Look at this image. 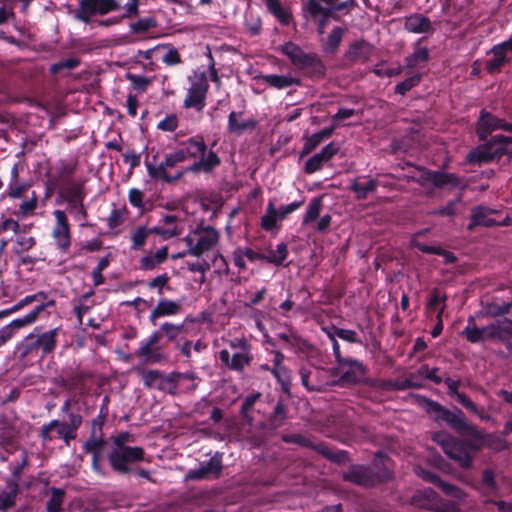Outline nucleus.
<instances>
[{
    "label": "nucleus",
    "mask_w": 512,
    "mask_h": 512,
    "mask_svg": "<svg viewBox=\"0 0 512 512\" xmlns=\"http://www.w3.org/2000/svg\"><path fill=\"white\" fill-rule=\"evenodd\" d=\"M53 215L56 220V224L52 231V236L57 243V246L66 251L71 244L70 227L67 216L62 210H55Z\"/></svg>",
    "instance_id": "4468645a"
},
{
    "label": "nucleus",
    "mask_w": 512,
    "mask_h": 512,
    "mask_svg": "<svg viewBox=\"0 0 512 512\" xmlns=\"http://www.w3.org/2000/svg\"><path fill=\"white\" fill-rule=\"evenodd\" d=\"M45 308L44 304L38 305L34 310L26 314L21 318L14 319L7 326L14 332V329H19L25 326H28L36 321L40 312H42Z\"/></svg>",
    "instance_id": "c03bdc74"
},
{
    "label": "nucleus",
    "mask_w": 512,
    "mask_h": 512,
    "mask_svg": "<svg viewBox=\"0 0 512 512\" xmlns=\"http://www.w3.org/2000/svg\"><path fill=\"white\" fill-rule=\"evenodd\" d=\"M160 336L157 332L150 335L148 340L143 341L136 351V355L147 363H159L164 359L158 342Z\"/></svg>",
    "instance_id": "2eb2a0df"
},
{
    "label": "nucleus",
    "mask_w": 512,
    "mask_h": 512,
    "mask_svg": "<svg viewBox=\"0 0 512 512\" xmlns=\"http://www.w3.org/2000/svg\"><path fill=\"white\" fill-rule=\"evenodd\" d=\"M372 46L366 41H357L352 43L346 51V58L353 63H365L372 54Z\"/></svg>",
    "instance_id": "b1692460"
},
{
    "label": "nucleus",
    "mask_w": 512,
    "mask_h": 512,
    "mask_svg": "<svg viewBox=\"0 0 512 512\" xmlns=\"http://www.w3.org/2000/svg\"><path fill=\"white\" fill-rule=\"evenodd\" d=\"M36 244L34 237H26L24 235H18L15 244L13 245V253L17 256H21L25 252L29 251Z\"/></svg>",
    "instance_id": "052dcab7"
},
{
    "label": "nucleus",
    "mask_w": 512,
    "mask_h": 512,
    "mask_svg": "<svg viewBox=\"0 0 512 512\" xmlns=\"http://www.w3.org/2000/svg\"><path fill=\"white\" fill-rule=\"evenodd\" d=\"M507 122L503 119L493 116L492 114L481 111L480 118L477 125V134L480 140H485L488 135L494 130H504Z\"/></svg>",
    "instance_id": "6ab92c4d"
},
{
    "label": "nucleus",
    "mask_w": 512,
    "mask_h": 512,
    "mask_svg": "<svg viewBox=\"0 0 512 512\" xmlns=\"http://www.w3.org/2000/svg\"><path fill=\"white\" fill-rule=\"evenodd\" d=\"M184 154L182 151H179L178 149L175 150L172 153H168L165 156L164 161H162L158 165H152L150 163H147V171L150 177L152 178H159L164 180L165 182L172 183L174 181H177L181 179L187 169L179 171L176 175L170 176L167 172L169 168L175 167L177 164L184 162Z\"/></svg>",
    "instance_id": "1a4fd4ad"
},
{
    "label": "nucleus",
    "mask_w": 512,
    "mask_h": 512,
    "mask_svg": "<svg viewBox=\"0 0 512 512\" xmlns=\"http://www.w3.org/2000/svg\"><path fill=\"white\" fill-rule=\"evenodd\" d=\"M417 474L424 480L437 485L448 496L460 501L466 497V493L461 488L441 480L436 474L424 470L417 471Z\"/></svg>",
    "instance_id": "412c9836"
},
{
    "label": "nucleus",
    "mask_w": 512,
    "mask_h": 512,
    "mask_svg": "<svg viewBox=\"0 0 512 512\" xmlns=\"http://www.w3.org/2000/svg\"><path fill=\"white\" fill-rule=\"evenodd\" d=\"M154 234L159 235L163 240L176 237L181 234L175 215L164 216L156 226L152 227Z\"/></svg>",
    "instance_id": "4be33fe9"
},
{
    "label": "nucleus",
    "mask_w": 512,
    "mask_h": 512,
    "mask_svg": "<svg viewBox=\"0 0 512 512\" xmlns=\"http://www.w3.org/2000/svg\"><path fill=\"white\" fill-rule=\"evenodd\" d=\"M256 123L254 120H242L241 113L232 111L228 118V128L231 132L241 133L248 129H253Z\"/></svg>",
    "instance_id": "ea45409f"
},
{
    "label": "nucleus",
    "mask_w": 512,
    "mask_h": 512,
    "mask_svg": "<svg viewBox=\"0 0 512 512\" xmlns=\"http://www.w3.org/2000/svg\"><path fill=\"white\" fill-rule=\"evenodd\" d=\"M106 441L102 437V434L91 435L90 438L85 442L83 449L86 453L94 456H102Z\"/></svg>",
    "instance_id": "49530a36"
},
{
    "label": "nucleus",
    "mask_w": 512,
    "mask_h": 512,
    "mask_svg": "<svg viewBox=\"0 0 512 512\" xmlns=\"http://www.w3.org/2000/svg\"><path fill=\"white\" fill-rule=\"evenodd\" d=\"M86 182L87 180L85 178H78L64 183L61 193L65 201L85 199L87 194L85 191Z\"/></svg>",
    "instance_id": "c85d7f7f"
},
{
    "label": "nucleus",
    "mask_w": 512,
    "mask_h": 512,
    "mask_svg": "<svg viewBox=\"0 0 512 512\" xmlns=\"http://www.w3.org/2000/svg\"><path fill=\"white\" fill-rule=\"evenodd\" d=\"M462 335L471 343L489 341L491 340L490 325L480 328L476 325L474 317L470 316Z\"/></svg>",
    "instance_id": "5701e85b"
},
{
    "label": "nucleus",
    "mask_w": 512,
    "mask_h": 512,
    "mask_svg": "<svg viewBox=\"0 0 512 512\" xmlns=\"http://www.w3.org/2000/svg\"><path fill=\"white\" fill-rule=\"evenodd\" d=\"M337 152L338 147L335 143L331 142L327 144L319 153L307 160L304 171L308 174L315 173L320 170L335 154H337Z\"/></svg>",
    "instance_id": "a211bd4d"
},
{
    "label": "nucleus",
    "mask_w": 512,
    "mask_h": 512,
    "mask_svg": "<svg viewBox=\"0 0 512 512\" xmlns=\"http://www.w3.org/2000/svg\"><path fill=\"white\" fill-rule=\"evenodd\" d=\"M64 491L62 489L53 488L52 495L47 503L48 512H60L64 501Z\"/></svg>",
    "instance_id": "0e129e2a"
},
{
    "label": "nucleus",
    "mask_w": 512,
    "mask_h": 512,
    "mask_svg": "<svg viewBox=\"0 0 512 512\" xmlns=\"http://www.w3.org/2000/svg\"><path fill=\"white\" fill-rule=\"evenodd\" d=\"M221 470V458L213 456L208 461L201 463L198 467L189 470L187 478L191 480H202L210 477H218Z\"/></svg>",
    "instance_id": "f3484780"
},
{
    "label": "nucleus",
    "mask_w": 512,
    "mask_h": 512,
    "mask_svg": "<svg viewBox=\"0 0 512 512\" xmlns=\"http://www.w3.org/2000/svg\"><path fill=\"white\" fill-rule=\"evenodd\" d=\"M184 154V160L191 158L195 159L205 154L207 146L202 137H191L183 142L182 147L178 149Z\"/></svg>",
    "instance_id": "7c9ffc66"
},
{
    "label": "nucleus",
    "mask_w": 512,
    "mask_h": 512,
    "mask_svg": "<svg viewBox=\"0 0 512 512\" xmlns=\"http://www.w3.org/2000/svg\"><path fill=\"white\" fill-rule=\"evenodd\" d=\"M496 211L485 206H477L472 209V218L474 224H481V226L492 227L496 226L497 221L489 217L490 214Z\"/></svg>",
    "instance_id": "79ce46f5"
},
{
    "label": "nucleus",
    "mask_w": 512,
    "mask_h": 512,
    "mask_svg": "<svg viewBox=\"0 0 512 512\" xmlns=\"http://www.w3.org/2000/svg\"><path fill=\"white\" fill-rule=\"evenodd\" d=\"M277 220H280L278 211L276 210L274 203L270 201L267 205L265 214L261 218V227L267 231L272 230L275 228Z\"/></svg>",
    "instance_id": "5fc2aeb1"
},
{
    "label": "nucleus",
    "mask_w": 512,
    "mask_h": 512,
    "mask_svg": "<svg viewBox=\"0 0 512 512\" xmlns=\"http://www.w3.org/2000/svg\"><path fill=\"white\" fill-rule=\"evenodd\" d=\"M145 452L144 449L138 446L135 447H124L120 449H113L109 456V462L111 467L120 473L129 472V464L137 463L144 460Z\"/></svg>",
    "instance_id": "9d476101"
},
{
    "label": "nucleus",
    "mask_w": 512,
    "mask_h": 512,
    "mask_svg": "<svg viewBox=\"0 0 512 512\" xmlns=\"http://www.w3.org/2000/svg\"><path fill=\"white\" fill-rule=\"evenodd\" d=\"M425 403L426 411L433 414L436 420L446 422L460 434L478 436V430L475 426L468 423L461 410L451 411L432 400H426Z\"/></svg>",
    "instance_id": "39448f33"
},
{
    "label": "nucleus",
    "mask_w": 512,
    "mask_h": 512,
    "mask_svg": "<svg viewBox=\"0 0 512 512\" xmlns=\"http://www.w3.org/2000/svg\"><path fill=\"white\" fill-rule=\"evenodd\" d=\"M436 492L432 488H424L418 490L412 497V504L417 507L431 510L437 498Z\"/></svg>",
    "instance_id": "c9c22d12"
},
{
    "label": "nucleus",
    "mask_w": 512,
    "mask_h": 512,
    "mask_svg": "<svg viewBox=\"0 0 512 512\" xmlns=\"http://www.w3.org/2000/svg\"><path fill=\"white\" fill-rule=\"evenodd\" d=\"M490 338L502 341L508 348H512V320L505 319L490 324Z\"/></svg>",
    "instance_id": "a878e982"
},
{
    "label": "nucleus",
    "mask_w": 512,
    "mask_h": 512,
    "mask_svg": "<svg viewBox=\"0 0 512 512\" xmlns=\"http://www.w3.org/2000/svg\"><path fill=\"white\" fill-rule=\"evenodd\" d=\"M168 257L167 246L161 247L155 253H148L140 259L139 265L142 270L149 271L162 264Z\"/></svg>",
    "instance_id": "2f4dec72"
},
{
    "label": "nucleus",
    "mask_w": 512,
    "mask_h": 512,
    "mask_svg": "<svg viewBox=\"0 0 512 512\" xmlns=\"http://www.w3.org/2000/svg\"><path fill=\"white\" fill-rule=\"evenodd\" d=\"M44 299H45V294L43 292L33 294V295H28V296L24 297L23 299H21L19 302H17L12 307L1 310L0 318L6 317L14 312H17V311L21 310L22 308H24L25 306L30 305L33 302L42 301Z\"/></svg>",
    "instance_id": "a18cd8bd"
},
{
    "label": "nucleus",
    "mask_w": 512,
    "mask_h": 512,
    "mask_svg": "<svg viewBox=\"0 0 512 512\" xmlns=\"http://www.w3.org/2000/svg\"><path fill=\"white\" fill-rule=\"evenodd\" d=\"M444 382L448 388V395L451 397H455L457 401L465 407L470 412L482 417L479 409L477 406L469 399L468 396H466L463 393H460L458 391V388L460 386V380H454L450 377H447L444 379Z\"/></svg>",
    "instance_id": "393cba45"
},
{
    "label": "nucleus",
    "mask_w": 512,
    "mask_h": 512,
    "mask_svg": "<svg viewBox=\"0 0 512 512\" xmlns=\"http://www.w3.org/2000/svg\"><path fill=\"white\" fill-rule=\"evenodd\" d=\"M489 58L485 63V69L488 73L494 74L501 71L502 67L512 60V36L494 45L488 52Z\"/></svg>",
    "instance_id": "9b49d317"
},
{
    "label": "nucleus",
    "mask_w": 512,
    "mask_h": 512,
    "mask_svg": "<svg viewBox=\"0 0 512 512\" xmlns=\"http://www.w3.org/2000/svg\"><path fill=\"white\" fill-rule=\"evenodd\" d=\"M176 372H172L170 374H163L161 379L160 391H164L170 394L176 393L178 389L177 378H179Z\"/></svg>",
    "instance_id": "338daca9"
},
{
    "label": "nucleus",
    "mask_w": 512,
    "mask_h": 512,
    "mask_svg": "<svg viewBox=\"0 0 512 512\" xmlns=\"http://www.w3.org/2000/svg\"><path fill=\"white\" fill-rule=\"evenodd\" d=\"M339 369L342 371L341 381L349 384L360 383L367 373V367L353 358L345 360Z\"/></svg>",
    "instance_id": "dca6fc26"
},
{
    "label": "nucleus",
    "mask_w": 512,
    "mask_h": 512,
    "mask_svg": "<svg viewBox=\"0 0 512 512\" xmlns=\"http://www.w3.org/2000/svg\"><path fill=\"white\" fill-rule=\"evenodd\" d=\"M220 233L212 226H198L184 237L187 251L178 254L182 257L186 254L200 257L211 251L219 242Z\"/></svg>",
    "instance_id": "20e7f679"
},
{
    "label": "nucleus",
    "mask_w": 512,
    "mask_h": 512,
    "mask_svg": "<svg viewBox=\"0 0 512 512\" xmlns=\"http://www.w3.org/2000/svg\"><path fill=\"white\" fill-rule=\"evenodd\" d=\"M378 184V181L375 179H368L365 182L360 181V179H355L350 189L355 193L357 199L363 200L366 199L370 193L376 191Z\"/></svg>",
    "instance_id": "e433bc0d"
},
{
    "label": "nucleus",
    "mask_w": 512,
    "mask_h": 512,
    "mask_svg": "<svg viewBox=\"0 0 512 512\" xmlns=\"http://www.w3.org/2000/svg\"><path fill=\"white\" fill-rule=\"evenodd\" d=\"M121 7V3L118 0H79L74 17L87 24L90 23L93 16L118 11Z\"/></svg>",
    "instance_id": "0eeeda50"
},
{
    "label": "nucleus",
    "mask_w": 512,
    "mask_h": 512,
    "mask_svg": "<svg viewBox=\"0 0 512 512\" xmlns=\"http://www.w3.org/2000/svg\"><path fill=\"white\" fill-rule=\"evenodd\" d=\"M50 426H53V429L57 430L58 436L64 440L67 446L70 444V440L76 437V433L71 430V428L65 422L52 420L50 421Z\"/></svg>",
    "instance_id": "bf43d9fd"
},
{
    "label": "nucleus",
    "mask_w": 512,
    "mask_h": 512,
    "mask_svg": "<svg viewBox=\"0 0 512 512\" xmlns=\"http://www.w3.org/2000/svg\"><path fill=\"white\" fill-rule=\"evenodd\" d=\"M209 85L207 82L206 74L201 73L192 81L188 88L187 95L184 99L183 106L185 108H194L201 112L206 105V94Z\"/></svg>",
    "instance_id": "ddd939ff"
},
{
    "label": "nucleus",
    "mask_w": 512,
    "mask_h": 512,
    "mask_svg": "<svg viewBox=\"0 0 512 512\" xmlns=\"http://www.w3.org/2000/svg\"><path fill=\"white\" fill-rule=\"evenodd\" d=\"M268 11L283 25L291 22L292 14L283 7L280 0H265Z\"/></svg>",
    "instance_id": "4c0bfd02"
},
{
    "label": "nucleus",
    "mask_w": 512,
    "mask_h": 512,
    "mask_svg": "<svg viewBox=\"0 0 512 512\" xmlns=\"http://www.w3.org/2000/svg\"><path fill=\"white\" fill-rule=\"evenodd\" d=\"M280 50L299 69H311L315 72H322L324 69L321 60L316 54L305 53L300 46L293 42L285 43Z\"/></svg>",
    "instance_id": "6e6552de"
},
{
    "label": "nucleus",
    "mask_w": 512,
    "mask_h": 512,
    "mask_svg": "<svg viewBox=\"0 0 512 512\" xmlns=\"http://www.w3.org/2000/svg\"><path fill=\"white\" fill-rule=\"evenodd\" d=\"M512 308V302H488L484 306V312L491 317H497L509 313Z\"/></svg>",
    "instance_id": "864d4df0"
},
{
    "label": "nucleus",
    "mask_w": 512,
    "mask_h": 512,
    "mask_svg": "<svg viewBox=\"0 0 512 512\" xmlns=\"http://www.w3.org/2000/svg\"><path fill=\"white\" fill-rule=\"evenodd\" d=\"M335 127L325 128L319 132L312 134L308 137L304 143L302 155L311 153L318 145H320L325 139L329 138Z\"/></svg>",
    "instance_id": "58836bf2"
},
{
    "label": "nucleus",
    "mask_w": 512,
    "mask_h": 512,
    "mask_svg": "<svg viewBox=\"0 0 512 512\" xmlns=\"http://www.w3.org/2000/svg\"><path fill=\"white\" fill-rule=\"evenodd\" d=\"M431 510L435 512H460V508L456 502L448 501L437 496L435 503L431 506Z\"/></svg>",
    "instance_id": "774afa93"
},
{
    "label": "nucleus",
    "mask_w": 512,
    "mask_h": 512,
    "mask_svg": "<svg viewBox=\"0 0 512 512\" xmlns=\"http://www.w3.org/2000/svg\"><path fill=\"white\" fill-rule=\"evenodd\" d=\"M356 0H308L306 9L311 17H331L335 11L350 10Z\"/></svg>",
    "instance_id": "f8f14e48"
},
{
    "label": "nucleus",
    "mask_w": 512,
    "mask_h": 512,
    "mask_svg": "<svg viewBox=\"0 0 512 512\" xmlns=\"http://www.w3.org/2000/svg\"><path fill=\"white\" fill-rule=\"evenodd\" d=\"M284 355L280 351L274 353L273 368L271 373L281 385L282 390L286 394H290L292 384V376L290 370L283 365Z\"/></svg>",
    "instance_id": "aec40b11"
},
{
    "label": "nucleus",
    "mask_w": 512,
    "mask_h": 512,
    "mask_svg": "<svg viewBox=\"0 0 512 512\" xmlns=\"http://www.w3.org/2000/svg\"><path fill=\"white\" fill-rule=\"evenodd\" d=\"M434 440L442 447L444 453L456 461L461 468L470 469L473 458L465 448V442L455 439L447 434L438 433Z\"/></svg>",
    "instance_id": "423d86ee"
},
{
    "label": "nucleus",
    "mask_w": 512,
    "mask_h": 512,
    "mask_svg": "<svg viewBox=\"0 0 512 512\" xmlns=\"http://www.w3.org/2000/svg\"><path fill=\"white\" fill-rule=\"evenodd\" d=\"M157 21L154 17L140 18L129 25V30L133 34H145L157 27Z\"/></svg>",
    "instance_id": "603ef678"
},
{
    "label": "nucleus",
    "mask_w": 512,
    "mask_h": 512,
    "mask_svg": "<svg viewBox=\"0 0 512 512\" xmlns=\"http://www.w3.org/2000/svg\"><path fill=\"white\" fill-rule=\"evenodd\" d=\"M480 493L488 498L497 497L500 495V487L496 481V472L492 468H486L482 472Z\"/></svg>",
    "instance_id": "bb28decb"
},
{
    "label": "nucleus",
    "mask_w": 512,
    "mask_h": 512,
    "mask_svg": "<svg viewBox=\"0 0 512 512\" xmlns=\"http://www.w3.org/2000/svg\"><path fill=\"white\" fill-rule=\"evenodd\" d=\"M322 202L319 198H313L307 206L306 212L303 216V224H308L311 221L315 220L321 210Z\"/></svg>",
    "instance_id": "69168bd1"
},
{
    "label": "nucleus",
    "mask_w": 512,
    "mask_h": 512,
    "mask_svg": "<svg viewBox=\"0 0 512 512\" xmlns=\"http://www.w3.org/2000/svg\"><path fill=\"white\" fill-rule=\"evenodd\" d=\"M374 465L378 473L374 474L370 468L353 466L345 475V479L363 486H373L391 478L390 460L382 454H376Z\"/></svg>",
    "instance_id": "7ed1b4c3"
},
{
    "label": "nucleus",
    "mask_w": 512,
    "mask_h": 512,
    "mask_svg": "<svg viewBox=\"0 0 512 512\" xmlns=\"http://www.w3.org/2000/svg\"><path fill=\"white\" fill-rule=\"evenodd\" d=\"M344 32V28L334 27L324 44V50L326 52H335L342 41Z\"/></svg>",
    "instance_id": "4d7b16f0"
},
{
    "label": "nucleus",
    "mask_w": 512,
    "mask_h": 512,
    "mask_svg": "<svg viewBox=\"0 0 512 512\" xmlns=\"http://www.w3.org/2000/svg\"><path fill=\"white\" fill-rule=\"evenodd\" d=\"M154 49L165 50L162 62L168 66L178 65L182 62L178 50L172 44H159Z\"/></svg>",
    "instance_id": "8fccbe9b"
},
{
    "label": "nucleus",
    "mask_w": 512,
    "mask_h": 512,
    "mask_svg": "<svg viewBox=\"0 0 512 512\" xmlns=\"http://www.w3.org/2000/svg\"><path fill=\"white\" fill-rule=\"evenodd\" d=\"M287 412V406L279 400L269 417V425L274 429L282 426L287 418Z\"/></svg>",
    "instance_id": "3c124183"
},
{
    "label": "nucleus",
    "mask_w": 512,
    "mask_h": 512,
    "mask_svg": "<svg viewBox=\"0 0 512 512\" xmlns=\"http://www.w3.org/2000/svg\"><path fill=\"white\" fill-rule=\"evenodd\" d=\"M57 329L46 331L38 336L34 346L43 351L44 354L50 353L56 346Z\"/></svg>",
    "instance_id": "a19ab883"
},
{
    "label": "nucleus",
    "mask_w": 512,
    "mask_h": 512,
    "mask_svg": "<svg viewBox=\"0 0 512 512\" xmlns=\"http://www.w3.org/2000/svg\"><path fill=\"white\" fill-rule=\"evenodd\" d=\"M456 182L457 179L453 174H447L439 171H424L419 180V183L422 185L431 183L436 187L455 185Z\"/></svg>",
    "instance_id": "c756f323"
},
{
    "label": "nucleus",
    "mask_w": 512,
    "mask_h": 512,
    "mask_svg": "<svg viewBox=\"0 0 512 512\" xmlns=\"http://www.w3.org/2000/svg\"><path fill=\"white\" fill-rule=\"evenodd\" d=\"M76 168L77 162L75 161H59L56 166L57 180L63 182V184L69 180H73L72 176L74 175Z\"/></svg>",
    "instance_id": "de8ad7c7"
},
{
    "label": "nucleus",
    "mask_w": 512,
    "mask_h": 512,
    "mask_svg": "<svg viewBox=\"0 0 512 512\" xmlns=\"http://www.w3.org/2000/svg\"><path fill=\"white\" fill-rule=\"evenodd\" d=\"M429 59V52L427 48H416L410 56L407 57V66L409 68H417L421 64H425Z\"/></svg>",
    "instance_id": "13d9d810"
},
{
    "label": "nucleus",
    "mask_w": 512,
    "mask_h": 512,
    "mask_svg": "<svg viewBox=\"0 0 512 512\" xmlns=\"http://www.w3.org/2000/svg\"><path fill=\"white\" fill-rule=\"evenodd\" d=\"M503 156L512 159V137L497 134L493 136L487 143L479 145L470 151L466 160L470 164L481 165L495 160H500Z\"/></svg>",
    "instance_id": "f257e3e1"
},
{
    "label": "nucleus",
    "mask_w": 512,
    "mask_h": 512,
    "mask_svg": "<svg viewBox=\"0 0 512 512\" xmlns=\"http://www.w3.org/2000/svg\"><path fill=\"white\" fill-rule=\"evenodd\" d=\"M163 373L158 370L142 372V380L146 387L160 390Z\"/></svg>",
    "instance_id": "680f3d73"
},
{
    "label": "nucleus",
    "mask_w": 512,
    "mask_h": 512,
    "mask_svg": "<svg viewBox=\"0 0 512 512\" xmlns=\"http://www.w3.org/2000/svg\"><path fill=\"white\" fill-rule=\"evenodd\" d=\"M220 164V159L213 151L205 152L200 156L199 161L195 162L191 167L187 168L190 171H206L209 172Z\"/></svg>",
    "instance_id": "f704fd0d"
},
{
    "label": "nucleus",
    "mask_w": 512,
    "mask_h": 512,
    "mask_svg": "<svg viewBox=\"0 0 512 512\" xmlns=\"http://www.w3.org/2000/svg\"><path fill=\"white\" fill-rule=\"evenodd\" d=\"M264 83L270 87L276 89H284L290 87L292 85H299L300 80L298 78L293 77L290 74L287 75H277V74H268L262 77Z\"/></svg>",
    "instance_id": "473e14b6"
},
{
    "label": "nucleus",
    "mask_w": 512,
    "mask_h": 512,
    "mask_svg": "<svg viewBox=\"0 0 512 512\" xmlns=\"http://www.w3.org/2000/svg\"><path fill=\"white\" fill-rule=\"evenodd\" d=\"M232 353L227 349L219 352L221 363L230 370L243 372L253 360L251 344L245 337H237L227 341Z\"/></svg>",
    "instance_id": "f03ea898"
},
{
    "label": "nucleus",
    "mask_w": 512,
    "mask_h": 512,
    "mask_svg": "<svg viewBox=\"0 0 512 512\" xmlns=\"http://www.w3.org/2000/svg\"><path fill=\"white\" fill-rule=\"evenodd\" d=\"M405 29L412 33H426L431 30V22L423 15H411L405 20Z\"/></svg>",
    "instance_id": "72a5a7b5"
},
{
    "label": "nucleus",
    "mask_w": 512,
    "mask_h": 512,
    "mask_svg": "<svg viewBox=\"0 0 512 512\" xmlns=\"http://www.w3.org/2000/svg\"><path fill=\"white\" fill-rule=\"evenodd\" d=\"M288 255L287 245L279 243L276 250H270L268 255H264V260L274 265H281Z\"/></svg>",
    "instance_id": "6e6d98bb"
},
{
    "label": "nucleus",
    "mask_w": 512,
    "mask_h": 512,
    "mask_svg": "<svg viewBox=\"0 0 512 512\" xmlns=\"http://www.w3.org/2000/svg\"><path fill=\"white\" fill-rule=\"evenodd\" d=\"M152 228H148L146 226H138L133 233L131 234V249L132 250H139L141 249L150 234H152Z\"/></svg>",
    "instance_id": "09e8293b"
},
{
    "label": "nucleus",
    "mask_w": 512,
    "mask_h": 512,
    "mask_svg": "<svg viewBox=\"0 0 512 512\" xmlns=\"http://www.w3.org/2000/svg\"><path fill=\"white\" fill-rule=\"evenodd\" d=\"M18 494V484L15 481L7 483L5 490L0 494V510H6L15 504Z\"/></svg>",
    "instance_id": "37998d69"
},
{
    "label": "nucleus",
    "mask_w": 512,
    "mask_h": 512,
    "mask_svg": "<svg viewBox=\"0 0 512 512\" xmlns=\"http://www.w3.org/2000/svg\"><path fill=\"white\" fill-rule=\"evenodd\" d=\"M181 311L180 303L166 298L159 300L156 307L151 311L149 319L153 325H156V320L164 316L177 315Z\"/></svg>",
    "instance_id": "cd10ccee"
},
{
    "label": "nucleus",
    "mask_w": 512,
    "mask_h": 512,
    "mask_svg": "<svg viewBox=\"0 0 512 512\" xmlns=\"http://www.w3.org/2000/svg\"><path fill=\"white\" fill-rule=\"evenodd\" d=\"M71 214L78 220L86 221L88 214L84 206V199L66 201Z\"/></svg>",
    "instance_id": "e2e57ef3"
}]
</instances>
